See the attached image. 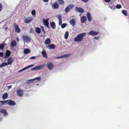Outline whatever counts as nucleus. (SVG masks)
Returning a JSON list of instances; mask_svg holds the SVG:
<instances>
[{"label":"nucleus","mask_w":129,"mask_h":129,"mask_svg":"<svg viewBox=\"0 0 129 129\" xmlns=\"http://www.w3.org/2000/svg\"><path fill=\"white\" fill-rule=\"evenodd\" d=\"M16 45V42L15 41H12L11 43V46L13 47H14Z\"/></svg>","instance_id":"obj_26"},{"label":"nucleus","mask_w":129,"mask_h":129,"mask_svg":"<svg viewBox=\"0 0 129 129\" xmlns=\"http://www.w3.org/2000/svg\"><path fill=\"white\" fill-rule=\"evenodd\" d=\"M34 66V64H32L26 67H25L23 68L22 70H20V71H19L18 72H20L22 71H23L24 70H26L27 69H28L29 68H31L32 67H33Z\"/></svg>","instance_id":"obj_18"},{"label":"nucleus","mask_w":129,"mask_h":129,"mask_svg":"<svg viewBox=\"0 0 129 129\" xmlns=\"http://www.w3.org/2000/svg\"><path fill=\"white\" fill-rule=\"evenodd\" d=\"M5 101L6 103H8V105L11 106H14L16 104L15 102L11 100H6Z\"/></svg>","instance_id":"obj_6"},{"label":"nucleus","mask_w":129,"mask_h":129,"mask_svg":"<svg viewBox=\"0 0 129 129\" xmlns=\"http://www.w3.org/2000/svg\"><path fill=\"white\" fill-rule=\"evenodd\" d=\"M2 121V118H0V122Z\"/></svg>","instance_id":"obj_53"},{"label":"nucleus","mask_w":129,"mask_h":129,"mask_svg":"<svg viewBox=\"0 0 129 129\" xmlns=\"http://www.w3.org/2000/svg\"><path fill=\"white\" fill-rule=\"evenodd\" d=\"M48 47L50 48L51 49H53L55 47V46L53 44L49 45Z\"/></svg>","instance_id":"obj_29"},{"label":"nucleus","mask_w":129,"mask_h":129,"mask_svg":"<svg viewBox=\"0 0 129 129\" xmlns=\"http://www.w3.org/2000/svg\"><path fill=\"white\" fill-rule=\"evenodd\" d=\"M14 28L15 31L18 33H19L21 31V29L17 25H16L14 26Z\"/></svg>","instance_id":"obj_22"},{"label":"nucleus","mask_w":129,"mask_h":129,"mask_svg":"<svg viewBox=\"0 0 129 129\" xmlns=\"http://www.w3.org/2000/svg\"><path fill=\"white\" fill-rule=\"evenodd\" d=\"M87 18L86 16H83L81 18V22L82 23H84L87 21Z\"/></svg>","instance_id":"obj_20"},{"label":"nucleus","mask_w":129,"mask_h":129,"mask_svg":"<svg viewBox=\"0 0 129 129\" xmlns=\"http://www.w3.org/2000/svg\"><path fill=\"white\" fill-rule=\"evenodd\" d=\"M0 112L3 114L5 117L7 116L8 115V114L6 110L2 109L0 110Z\"/></svg>","instance_id":"obj_17"},{"label":"nucleus","mask_w":129,"mask_h":129,"mask_svg":"<svg viewBox=\"0 0 129 129\" xmlns=\"http://www.w3.org/2000/svg\"><path fill=\"white\" fill-rule=\"evenodd\" d=\"M76 11L77 12L83 13L84 12L83 9L82 8L79 7H76Z\"/></svg>","instance_id":"obj_12"},{"label":"nucleus","mask_w":129,"mask_h":129,"mask_svg":"<svg viewBox=\"0 0 129 129\" xmlns=\"http://www.w3.org/2000/svg\"><path fill=\"white\" fill-rule=\"evenodd\" d=\"M51 43L50 39L49 38H47V39L45 42V44L49 45Z\"/></svg>","instance_id":"obj_24"},{"label":"nucleus","mask_w":129,"mask_h":129,"mask_svg":"<svg viewBox=\"0 0 129 129\" xmlns=\"http://www.w3.org/2000/svg\"><path fill=\"white\" fill-rule=\"evenodd\" d=\"M99 33L97 31L93 30H91L88 33V34L92 36H95L98 35Z\"/></svg>","instance_id":"obj_8"},{"label":"nucleus","mask_w":129,"mask_h":129,"mask_svg":"<svg viewBox=\"0 0 129 129\" xmlns=\"http://www.w3.org/2000/svg\"><path fill=\"white\" fill-rule=\"evenodd\" d=\"M5 29H8V28L7 27H6L5 28Z\"/></svg>","instance_id":"obj_55"},{"label":"nucleus","mask_w":129,"mask_h":129,"mask_svg":"<svg viewBox=\"0 0 129 129\" xmlns=\"http://www.w3.org/2000/svg\"><path fill=\"white\" fill-rule=\"evenodd\" d=\"M69 33L68 31H66L64 35V38L66 39H67L68 38L69 36Z\"/></svg>","instance_id":"obj_32"},{"label":"nucleus","mask_w":129,"mask_h":129,"mask_svg":"<svg viewBox=\"0 0 129 129\" xmlns=\"http://www.w3.org/2000/svg\"><path fill=\"white\" fill-rule=\"evenodd\" d=\"M122 12L125 16H127V12L126 11L123 10L122 11Z\"/></svg>","instance_id":"obj_34"},{"label":"nucleus","mask_w":129,"mask_h":129,"mask_svg":"<svg viewBox=\"0 0 129 129\" xmlns=\"http://www.w3.org/2000/svg\"><path fill=\"white\" fill-rule=\"evenodd\" d=\"M74 7L73 5L69 4L68 5L65 9V11L66 13L69 12L70 10Z\"/></svg>","instance_id":"obj_4"},{"label":"nucleus","mask_w":129,"mask_h":129,"mask_svg":"<svg viewBox=\"0 0 129 129\" xmlns=\"http://www.w3.org/2000/svg\"><path fill=\"white\" fill-rule=\"evenodd\" d=\"M57 17L59 20V24L60 25L62 23V19L61 15H58L57 16Z\"/></svg>","instance_id":"obj_19"},{"label":"nucleus","mask_w":129,"mask_h":129,"mask_svg":"<svg viewBox=\"0 0 129 129\" xmlns=\"http://www.w3.org/2000/svg\"><path fill=\"white\" fill-rule=\"evenodd\" d=\"M35 31L37 33L39 34L41 32V29L39 27H37L35 28Z\"/></svg>","instance_id":"obj_27"},{"label":"nucleus","mask_w":129,"mask_h":129,"mask_svg":"<svg viewBox=\"0 0 129 129\" xmlns=\"http://www.w3.org/2000/svg\"><path fill=\"white\" fill-rule=\"evenodd\" d=\"M11 54V52L8 50H7L5 54V58H8L10 56Z\"/></svg>","instance_id":"obj_21"},{"label":"nucleus","mask_w":129,"mask_h":129,"mask_svg":"<svg viewBox=\"0 0 129 129\" xmlns=\"http://www.w3.org/2000/svg\"><path fill=\"white\" fill-rule=\"evenodd\" d=\"M42 54L43 57L46 58H47V56L46 53L45 51H42Z\"/></svg>","instance_id":"obj_25"},{"label":"nucleus","mask_w":129,"mask_h":129,"mask_svg":"<svg viewBox=\"0 0 129 129\" xmlns=\"http://www.w3.org/2000/svg\"><path fill=\"white\" fill-rule=\"evenodd\" d=\"M52 6L53 9H57L59 7L58 3L56 2L54 3L53 4H52Z\"/></svg>","instance_id":"obj_10"},{"label":"nucleus","mask_w":129,"mask_h":129,"mask_svg":"<svg viewBox=\"0 0 129 129\" xmlns=\"http://www.w3.org/2000/svg\"><path fill=\"white\" fill-rule=\"evenodd\" d=\"M33 31V29L32 28H30V33H32Z\"/></svg>","instance_id":"obj_48"},{"label":"nucleus","mask_w":129,"mask_h":129,"mask_svg":"<svg viewBox=\"0 0 129 129\" xmlns=\"http://www.w3.org/2000/svg\"><path fill=\"white\" fill-rule=\"evenodd\" d=\"M43 21L44 25L47 26L48 28H49V25L48 20H47V19H43Z\"/></svg>","instance_id":"obj_14"},{"label":"nucleus","mask_w":129,"mask_h":129,"mask_svg":"<svg viewBox=\"0 0 129 129\" xmlns=\"http://www.w3.org/2000/svg\"><path fill=\"white\" fill-rule=\"evenodd\" d=\"M45 65V64H44L36 66L33 68H32L31 69V71H34L42 69L44 68V65Z\"/></svg>","instance_id":"obj_2"},{"label":"nucleus","mask_w":129,"mask_h":129,"mask_svg":"<svg viewBox=\"0 0 129 129\" xmlns=\"http://www.w3.org/2000/svg\"><path fill=\"white\" fill-rule=\"evenodd\" d=\"M61 56H58L57 57V58H62V57H61Z\"/></svg>","instance_id":"obj_50"},{"label":"nucleus","mask_w":129,"mask_h":129,"mask_svg":"<svg viewBox=\"0 0 129 129\" xmlns=\"http://www.w3.org/2000/svg\"><path fill=\"white\" fill-rule=\"evenodd\" d=\"M111 0H105V1L106 2H110Z\"/></svg>","instance_id":"obj_49"},{"label":"nucleus","mask_w":129,"mask_h":129,"mask_svg":"<svg viewBox=\"0 0 129 129\" xmlns=\"http://www.w3.org/2000/svg\"><path fill=\"white\" fill-rule=\"evenodd\" d=\"M31 13L33 15H35V14H36V12H35V10H32V11H31Z\"/></svg>","instance_id":"obj_42"},{"label":"nucleus","mask_w":129,"mask_h":129,"mask_svg":"<svg viewBox=\"0 0 129 129\" xmlns=\"http://www.w3.org/2000/svg\"><path fill=\"white\" fill-rule=\"evenodd\" d=\"M33 81L35 80H37L38 81H40L41 79V78L40 77H37L35 78L34 79H33Z\"/></svg>","instance_id":"obj_36"},{"label":"nucleus","mask_w":129,"mask_h":129,"mask_svg":"<svg viewBox=\"0 0 129 129\" xmlns=\"http://www.w3.org/2000/svg\"><path fill=\"white\" fill-rule=\"evenodd\" d=\"M50 25L51 27L53 29H55L56 27V25L55 23L52 21L50 23Z\"/></svg>","instance_id":"obj_23"},{"label":"nucleus","mask_w":129,"mask_h":129,"mask_svg":"<svg viewBox=\"0 0 129 129\" xmlns=\"http://www.w3.org/2000/svg\"><path fill=\"white\" fill-rule=\"evenodd\" d=\"M33 81V79L29 80L27 81V83L28 84H29L32 83V82Z\"/></svg>","instance_id":"obj_41"},{"label":"nucleus","mask_w":129,"mask_h":129,"mask_svg":"<svg viewBox=\"0 0 129 129\" xmlns=\"http://www.w3.org/2000/svg\"><path fill=\"white\" fill-rule=\"evenodd\" d=\"M86 16L88 21L89 22L91 21L92 18L90 13L89 12H87L86 14Z\"/></svg>","instance_id":"obj_16"},{"label":"nucleus","mask_w":129,"mask_h":129,"mask_svg":"<svg viewBox=\"0 0 129 129\" xmlns=\"http://www.w3.org/2000/svg\"><path fill=\"white\" fill-rule=\"evenodd\" d=\"M69 55V54H65L63 55H61V57L62 58H67L68 57Z\"/></svg>","instance_id":"obj_39"},{"label":"nucleus","mask_w":129,"mask_h":129,"mask_svg":"<svg viewBox=\"0 0 129 129\" xmlns=\"http://www.w3.org/2000/svg\"><path fill=\"white\" fill-rule=\"evenodd\" d=\"M4 47V44H0V49L3 50Z\"/></svg>","instance_id":"obj_35"},{"label":"nucleus","mask_w":129,"mask_h":129,"mask_svg":"<svg viewBox=\"0 0 129 129\" xmlns=\"http://www.w3.org/2000/svg\"><path fill=\"white\" fill-rule=\"evenodd\" d=\"M109 7L113 10H115V8H113V7L112 6H109Z\"/></svg>","instance_id":"obj_45"},{"label":"nucleus","mask_w":129,"mask_h":129,"mask_svg":"<svg viewBox=\"0 0 129 129\" xmlns=\"http://www.w3.org/2000/svg\"><path fill=\"white\" fill-rule=\"evenodd\" d=\"M99 37H94V39H95L96 40H98L99 39Z\"/></svg>","instance_id":"obj_47"},{"label":"nucleus","mask_w":129,"mask_h":129,"mask_svg":"<svg viewBox=\"0 0 129 129\" xmlns=\"http://www.w3.org/2000/svg\"><path fill=\"white\" fill-rule=\"evenodd\" d=\"M47 19V20H48V21L49 20V18H47V19Z\"/></svg>","instance_id":"obj_56"},{"label":"nucleus","mask_w":129,"mask_h":129,"mask_svg":"<svg viewBox=\"0 0 129 129\" xmlns=\"http://www.w3.org/2000/svg\"><path fill=\"white\" fill-rule=\"evenodd\" d=\"M8 97V94L7 93H4L3 96L2 98L4 100L6 99Z\"/></svg>","instance_id":"obj_31"},{"label":"nucleus","mask_w":129,"mask_h":129,"mask_svg":"<svg viewBox=\"0 0 129 129\" xmlns=\"http://www.w3.org/2000/svg\"><path fill=\"white\" fill-rule=\"evenodd\" d=\"M4 53L3 52H0V56L2 57L3 56Z\"/></svg>","instance_id":"obj_43"},{"label":"nucleus","mask_w":129,"mask_h":129,"mask_svg":"<svg viewBox=\"0 0 129 129\" xmlns=\"http://www.w3.org/2000/svg\"><path fill=\"white\" fill-rule=\"evenodd\" d=\"M49 0H43V1L44 2H48Z\"/></svg>","instance_id":"obj_52"},{"label":"nucleus","mask_w":129,"mask_h":129,"mask_svg":"<svg viewBox=\"0 0 129 129\" xmlns=\"http://www.w3.org/2000/svg\"><path fill=\"white\" fill-rule=\"evenodd\" d=\"M2 9V5L0 3V11H1Z\"/></svg>","instance_id":"obj_44"},{"label":"nucleus","mask_w":129,"mask_h":129,"mask_svg":"<svg viewBox=\"0 0 129 129\" xmlns=\"http://www.w3.org/2000/svg\"><path fill=\"white\" fill-rule=\"evenodd\" d=\"M67 24L66 23H64L61 25V27L62 28H64L67 26Z\"/></svg>","instance_id":"obj_37"},{"label":"nucleus","mask_w":129,"mask_h":129,"mask_svg":"<svg viewBox=\"0 0 129 129\" xmlns=\"http://www.w3.org/2000/svg\"><path fill=\"white\" fill-rule=\"evenodd\" d=\"M69 23L72 26H74L76 24V21L73 18L70 21Z\"/></svg>","instance_id":"obj_15"},{"label":"nucleus","mask_w":129,"mask_h":129,"mask_svg":"<svg viewBox=\"0 0 129 129\" xmlns=\"http://www.w3.org/2000/svg\"><path fill=\"white\" fill-rule=\"evenodd\" d=\"M23 38L24 42H29L30 41V38L27 35H23Z\"/></svg>","instance_id":"obj_5"},{"label":"nucleus","mask_w":129,"mask_h":129,"mask_svg":"<svg viewBox=\"0 0 129 129\" xmlns=\"http://www.w3.org/2000/svg\"><path fill=\"white\" fill-rule=\"evenodd\" d=\"M58 3L60 5H63L64 2L63 0H58L57 1Z\"/></svg>","instance_id":"obj_30"},{"label":"nucleus","mask_w":129,"mask_h":129,"mask_svg":"<svg viewBox=\"0 0 129 129\" xmlns=\"http://www.w3.org/2000/svg\"><path fill=\"white\" fill-rule=\"evenodd\" d=\"M40 28L42 31L43 32V34H45V30L44 27L43 26H41Z\"/></svg>","instance_id":"obj_33"},{"label":"nucleus","mask_w":129,"mask_h":129,"mask_svg":"<svg viewBox=\"0 0 129 129\" xmlns=\"http://www.w3.org/2000/svg\"><path fill=\"white\" fill-rule=\"evenodd\" d=\"M47 68L50 70H52L54 67V65L51 62H49L47 64Z\"/></svg>","instance_id":"obj_7"},{"label":"nucleus","mask_w":129,"mask_h":129,"mask_svg":"<svg viewBox=\"0 0 129 129\" xmlns=\"http://www.w3.org/2000/svg\"><path fill=\"white\" fill-rule=\"evenodd\" d=\"M17 41H19V39L18 37H17Z\"/></svg>","instance_id":"obj_54"},{"label":"nucleus","mask_w":129,"mask_h":129,"mask_svg":"<svg viewBox=\"0 0 129 129\" xmlns=\"http://www.w3.org/2000/svg\"><path fill=\"white\" fill-rule=\"evenodd\" d=\"M17 95L19 97H21L23 95V90H17Z\"/></svg>","instance_id":"obj_9"},{"label":"nucleus","mask_w":129,"mask_h":129,"mask_svg":"<svg viewBox=\"0 0 129 129\" xmlns=\"http://www.w3.org/2000/svg\"><path fill=\"white\" fill-rule=\"evenodd\" d=\"M122 7L121 5L120 4H117L116 6V8L117 9H120Z\"/></svg>","instance_id":"obj_38"},{"label":"nucleus","mask_w":129,"mask_h":129,"mask_svg":"<svg viewBox=\"0 0 129 129\" xmlns=\"http://www.w3.org/2000/svg\"><path fill=\"white\" fill-rule=\"evenodd\" d=\"M36 58V57L35 56H32L30 57L29 58L30 59H35Z\"/></svg>","instance_id":"obj_46"},{"label":"nucleus","mask_w":129,"mask_h":129,"mask_svg":"<svg viewBox=\"0 0 129 129\" xmlns=\"http://www.w3.org/2000/svg\"><path fill=\"white\" fill-rule=\"evenodd\" d=\"M30 51L27 48L24 49L23 51V52L24 54H26L30 52Z\"/></svg>","instance_id":"obj_28"},{"label":"nucleus","mask_w":129,"mask_h":129,"mask_svg":"<svg viewBox=\"0 0 129 129\" xmlns=\"http://www.w3.org/2000/svg\"><path fill=\"white\" fill-rule=\"evenodd\" d=\"M86 34V33H83L79 34L74 38V40L78 42H81L83 39L84 37Z\"/></svg>","instance_id":"obj_1"},{"label":"nucleus","mask_w":129,"mask_h":129,"mask_svg":"<svg viewBox=\"0 0 129 129\" xmlns=\"http://www.w3.org/2000/svg\"><path fill=\"white\" fill-rule=\"evenodd\" d=\"M5 62H4L2 63L0 65V68H1L3 67H4L6 66Z\"/></svg>","instance_id":"obj_40"},{"label":"nucleus","mask_w":129,"mask_h":129,"mask_svg":"<svg viewBox=\"0 0 129 129\" xmlns=\"http://www.w3.org/2000/svg\"><path fill=\"white\" fill-rule=\"evenodd\" d=\"M13 60L11 58H9L8 59L7 63L5 62L6 66H7L12 64L13 62Z\"/></svg>","instance_id":"obj_13"},{"label":"nucleus","mask_w":129,"mask_h":129,"mask_svg":"<svg viewBox=\"0 0 129 129\" xmlns=\"http://www.w3.org/2000/svg\"><path fill=\"white\" fill-rule=\"evenodd\" d=\"M33 19L32 17H28L24 19V22L25 23H28L30 22Z\"/></svg>","instance_id":"obj_11"},{"label":"nucleus","mask_w":129,"mask_h":129,"mask_svg":"<svg viewBox=\"0 0 129 129\" xmlns=\"http://www.w3.org/2000/svg\"><path fill=\"white\" fill-rule=\"evenodd\" d=\"M45 65V64H44L36 66L33 68H32L31 69V71H34L42 69L44 68V65Z\"/></svg>","instance_id":"obj_3"},{"label":"nucleus","mask_w":129,"mask_h":129,"mask_svg":"<svg viewBox=\"0 0 129 129\" xmlns=\"http://www.w3.org/2000/svg\"><path fill=\"white\" fill-rule=\"evenodd\" d=\"M11 85H10V86H9L8 87V89H10V88H11Z\"/></svg>","instance_id":"obj_51"}]
</instances>
